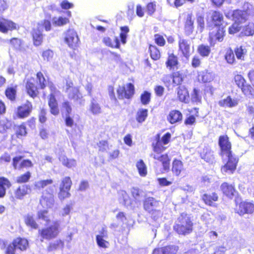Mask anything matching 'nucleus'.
Wrapping results in <instances>:
<instances>
[{
    "label": "nucleus",
    "instance_id": "nucleus-5",
    "mask_svg": "<svg viewBox=\"0 0 254 254\" xmlns=\"http://www.w3.org/2000/svg\"><path fill=\"white\" fill-rule=\"evenodd\" d=\"M160 207L161 202L153 197L147 198L144 201V209L151 213L154 218L156 216L161 215V212L159 210Z\"/></svg>",
    "mask_w": 254,
    "mask_h": 254
},
{
    "label": "nucleus",
    "instance_id": "nucleus-55",
    "mask_svg": "<svg viewBox=\"0 0 254 254\" xmlns=\"http://www.w3.org/2000/svg\"><path fill=\"white\" fill-rule=\"evenodd\" d=\"M151 94L147 91H144L140 96L141 102L143 105L148 104L150 100Z\"/></svg>",
    "mask_w": 254,
    "mask_h": 254
},
{
    "label": "nucleus",
    "instance_id": "nucleus-39",
    "mask_svg": "<svg viewBox=\"0 0 254 254\" xmlns=\"http://www.w3.org/2000/svg\"><path fill=\"white\" fill-rule=\"evenodd\" d=\"M197 51L202 57H208L210 53V48L208 46L200 45L198 46Z\"/></svg>",
    "mask_w": 254,
    "mask_h": 254
},
{
    "label": "nucleus",
    "instance_id": "nucleus-10",
    "mask_svg": "<svg viewBox=\"0 0 254 254\" xmlns=\"http://www.w3.org/2000/svg\"><path fill=\"white\" fill-rule=\"evenodd\" d=\"M179 248L175 245H168L155 249L152 254H176Z\"/></svg>",
    "mask_w": 254,
    "mask_h": 254
},
{
    "label": "nucleus",
    "instance_id": "nucleus-19",
    "mask_svg": "<svg viewBox=\"0 0 254 254\" xmlns=\"http://www.w3.org/2000/svg\"><path fill=\"white\" fill-rule=\"evenodd\" d=\"M32 108L31 103L27 102L22 106L18 108L17 114L18 116L21 118L27 117L30 114Z\"/></svg>",
    "mask_w": 254,
    "mask_h": 254
},
{
    "label": "nucleus",
    "instance_id": "nucleus-1",
    "mask_svg": "<svg viewBox=\"0 0 254 254\" xmlns=\"http://www.w3.org/2000/svg\"><path fill=\"white\" fill-rule=\"evenodd\" d=\"M219 145L221 148V154L223 162H226V163L222 167L221 172L222 173L232 174L236 168L238 159L232 154L231 144L227 135H224L219 137Z\"/></svg>",
    "mask_w": 254,
    "mask_h": 254
},
{
    "label": "nucleus",
    "instance_id": "nucleus-12",
    "mask_svg": "<svg viewBox=\"0 0 254 254\" xmlns=\"http://www.w3.org/2000/svg\"><path fill=\"white\" fill-rule=\"evenodd\" d=\"M239 104V99L237 98H232L230 96H227L226 98L220 100L218 105L223 108H233Z\"/></svg>",
    "mask_w": 254,
    "mask_h": 254
},
{
    "label": "nucleus",
    "instance_id": "nucleus-17",
    "mask_svg": "<svg viewBox=\"0 0 254 254\" xmlns=\"http://www.w3.org/2000/svg\"><path fill=\"white\" fill-rule=\"evenodd\" d=\"M182 114L178 110L171 111L167 118V121L171 124H174L182 121Z\"/></svg>",
    "mask_w": 254,
    "mask_h": 254
},
{
    "label": "nucleus",
    "instance_id": "nucleus-46",
    "mask_svg": "<svg viewBox=\"0 0 254 254\" xmlns=\"http://www.w3.org/2000/svg\"><path fill=\"white\" fill-rule=\"evenodd\" d=\"M150 56L154 60H158L160 58V53L159 50L155 46L151 45L149 47Z\"/></svg>",
    "mask_w": 254,
    "mask_h": 254
},
{
    "label": "nucleus",
    "instance_id": "nucleus-58",
    "mask_svg": "<svg viewBox=\"0 0 254 254\" xmlns=\"http://www.w3.org/2000/svg\"><path fill=\"white\" fill-rule=\"evenodd\" d=\"M10 43L15 49L19 50L21 49L22 43L20 39L13 38L10 40Z\"/></svg>",
    "mask_w": 254,
    "mask_h": 254
},
{
    "label": "nucleus",
    "instance_id": "nucleus-9",
    "mask_svg": "<svg viewBox=\"0 0 254 254\" xmlns=\"http://www.w3.org/2000/svg\"><path fill=\"white\" fill-rule=\"evenodd\" d=\"M50 88L51 93L48 97V105L50 113L53 115L57 116L60 113L58 102L55 98L57 91L54 86H51Z\"/></svg>",
    "mask_w": 254,
    "mask_h": 254
},
{
    "label": "nucleus",
    "instance_id": "nucleus-24",
    "mask_svg": "<svg viewBox=\"0 0 254 254\" xmlns=\"http://www.w3.org/2000/svg\"><path fill=\"white\" fill-rule=\"evenodd\" d=\"M177 94L179 100L181 102H187L188 101L189 93L187 88L185 86H179L177 89Z\"/></svg>",
    "mask_w": 254,
    "mask_h": 254
},
{
    "label": "nucleus",
    "instance_id": "nucleus-64",
    "mask_svg": "<svg viewBox=\"0 0 254 254\" xmlns=\"http://www.w3.org/2000/svg\"><path fill=\"white\" fill-rule=\"evenodd\" d=\"M118 96L119 99L126 98V88L125 86H119L117 90Z\"/></svg>",
    "mask_w": 254,
    "mask_h": 254
},
{
    "label": "nucleus",
    "instance_id": "nucleus-28",
    "mask_svg": "<svg viewBox=\"0 0 254 254\" xmlns=\"http://www.w3.org/2000/svg\"><path fill=\"white\" fill-rule=\"evenodd\" d=\"M26 90L27 93L32 97L34 98L37 95V89L33 82V80H28L26 84Z\"/></svg>",
    "mask_w": 254,
    "mask_h": 254
},
{
    "label": "nucleus",
    "instance_id": "nucleus-4",
    "mask_svg": "<svg viewBox=\"0 0 254 254\" xmlns=\"http://www.w3.org/2000/svg\"><path fill=\"white\" fill-rule=\"evenodd\" d=\"M60 229L57 223L47 225L39 230V235L43 239L50 240L56 238L59 235Z\"/></svg>",
    "mask_w": 254,
    "mask_h": 254
},
{
    "label": "nucleus",
    "instance_id": "nucleus-29",
    "mask_svg": "<svg viewBox=\"0 0 254 254\" xmlns=\"http://www.w3.org/2000/svg\"><path fill=\"white\" fill-rule=\"evenodd\" d=\"M59 159L64 166L68 168L75 167L76 165V161L74 159H69L65 156H62Z\"/></svg>",
    "mask_w": 254,
    "mask_h": 254
},
{
    "label": "nucleus",
    "instance_id": "nucleus-36",
    "mask_svg": "<svg viewBox=\"0 0 254 254\" xmlns=\"http://www.w3.org/2000/svg\"><path fill=\"white\" fill-rule=\"evenodd\" d=\"M11 127V123L6 119L0 120V133L5 132Z\"/></svg>",
    "mask_w": 254,
    "mask_h": 254
},
{
    "label": "nucleus",
    "instance_id": "nucleus-20",
    "mask_svg": "<svg viewBox=\"0 0 254 254\" xmlns=\"http://www.w3.org/2000/svg\"><path fill=\"white\" fill-rule=\"evenodd\" d=\"M178 64L179 62L177 57L173 54H170L166 62V67L170 70H175L178 69Z\"/></svg>",
    "mask_w": 254,
    "mask_h": 254
},
{
    "label": "nucleus",
    "instance_id": "nucleus-18",
    "mask_svg": "<svg viewBox=\"0 0 254 254\" xmlns=\"http://www.w3.org/2000/svg\"><path fill=\"white\" fill-rule=\"evenodd\" d=\"M118 199L120 203L126 207L130 206L131 200L127 192L124 190L118 191Z\"/></svg>",
    "mask_w": 254,
    "mask_h": 254
},
{
    "label": "nucleus",
    "instance_id": "nucleus-61",
    "mask_svg": "<svg viewBox=\"0 0 254 254\" xmlns=\"http://www.w3.org/2000/svg\"><path fill=\"white\" fill-rule=\"evenodd\" d=\"M68 190L60 188V192L59 193V197L60 199H64L65 198L68 197L70 196Z\"/></svg>",
    "mask_w": 254,
    "mask_h": 254
},
{
    "label": "nucleus",
    "instance_id": "nucleus-40",
    "mask_svg": "<svg viewBox=\"0 0 254 254\" xmlns=\"http://www.w3.org/2000/svg\"><path fill=\"white\" fill-rule=\"evenodd\" d=\"M136 167L140 176H145L146 175V167L143 160H140L138 162H137Z\"/></svg>",
    "mask_w": 254,
    "mask_h": 254
},
{
    "label": "nucleus",
    "instance_id": "nucleus-14",
    "mask_svg": "<svg viewBox=\"0 0 254 254\" xmlns=\"http://www.w3.org/2000/svg\"><path fill=\"white\" fill-rule=\"evenodd\" d=\"M190 43L189 40L180 38L179 40V50L184 57L188 58L190 55Z\"/></svg>",
    "mask_w": 254,
    "mask_h": 254
},
{
    "label": "nucleus",
    "instance_id": "nucleus-27",
    "mask_svg": "<svg viewBox=\"0 0 254 254\" xmlns=\"http://www.w3.org/2000/svg\"><path fill=\"white\" fill-rule=\"evenodd\" d=\"M64 246V242L62 240L59 239L54 242L50 243L47 247V251L48 252L56 251L59 249L63 248Z\"/></svg>",
    "mask_w": 254,
    "mask_h": 254
},
{
    "label": "nucleus",
    "instance_id": "nucleus-30",
    "mask_svg": "<svg viewBox=\"0 0 254 254\" xmlns=\"http://www.w3.org/2000/svg\"><path fill=\"white\" fill-rule=\"evenodd\" d=\"M201 157L202 159L210 163H212L214 160L212 152L208 149L204 150L201 153Z\"/></svg>",
    "mask_w": 254,
    "mask_h": 254
},
{
    "label": "nucleus",
    "instance_id": "nucleus-52",
    "mask_svg": "<svg viewBox=\"0 0 254 254\" xmlns=\"http://www.w3.org/2000/svg\"><path fill=\"white\" fill-rule=\"evenodd\" d=\"M225 58L227 63L230 64H233L235 62L234 54L231 49H229L227 51Z\"/></svg>",
    "mask_w": 254,
    "mask_h": 254
},
{
    "label": "nucleus",
    "instance_id": "nucleus-32",
    "mask_svg": "<svg viewBox=\"0 0 254 254\" xmlns=\"http://www.w3.org/2000/svg\"><path fill=\"white\" fill-rule=\"evenodd\" d=\"M103 42L106 46L112 48H119L120 47V42L117 37L114 38L113 42H112L110 38L104 37Z\"/></svg>",
    "mask_w": 254,
    "mask_h": 254
},
{
    "label": "nucleus",
    "instance_id": "nucleus-35",
    "mask_svg": "<svg viewBox=\"0 0 254 254\" xmlns=\"http://www.w3.org/2000/svg\"><path fill=\"white\" fill-rule=\"evenodd\" d=\"M67 93L69 98L74 100H77L82 97V95L77 87H74L71 89V90L68 91Z\"/></svg>",
    "mask_w": 254,
    "mask_h": 254
},
{
    "label": "nucleus",
    "instance_id": "nucleus-44",
    "mask_svg": "<svg viewBox=\"0 0 254 254\" xmlns=\"http://www.w3.org/2000/svg\"><path fill=\"white\" fill-rule=\"evenodd\" d=\"M5 94L8 99L11 101L14 100L16 94V87H8L5 90Z\"/></svg>",
    "mask_w": 254,
    "mask_h": 254
},
{
    "label": "nucleus",
    "instance_id": "nucleus-49",
    "mask_svg": "<svg viewBox=\"0 0 254 254\" xmlns=\"http://www.w3.org/2000/svg\"><path fill=\"white\" fill-rule=\"evenodd\" d=\"M71 184L72 182L70 178L68 177H66L63 179L60 188L70 190Z\"/></svg>",
    "mask_w": 254,
    "mask_h": 254
},
{
    "label": "nucleus",
    "instance_id": "nucleus-16",
    "mask_svg": "<svg viewBox=\"0 0 254 254\" xmlns=\"http://www.w3.org/2000/svg\"><path fill=\"white\" fill-rule=\"evenodd\" d=\"M224 32L223 28H219L216 32L213 31L209 34V42L211 46H214L215 44V41L221 42L223 39L224 35Z\"/></svg>",
    "mask_w": 254,
    "mask_h": 254
},
{
    "label": "nucleus",
    "instance_id": "nucleus-54",
    "mask_svg": "<svg viewBox=\"0 0 254 254\" xmlns=\"http://www.w3.org/2000/svg\"><path fill=\"white\" fill-rule=\"evenodd\" d=\"M126 89V98H130L134 93V86L131 83H128L127 85Z\"/></svg>",
    "mask_w": 254,
    "mask_h": 254
},
{
    "label": "nucleus",
    "instance_id": "nucleus-51",
    "mask_svg": "<svg viewBox=\"0 0 254 254\" xmlns=\"http://www.w3.org/2000/svg\"><path fill=\"white\" fill-rule=\"evenodd\" d=\"M37 27L41 30L45 28L46 31H50L51 29V24L49 20H44L38 23Z\"/></svg>",
    "mask_w": 254,
    "mask_h": 254
},
{
    "label": "nucleus",
    "instance_id": "nucleus-43",
    "mask_svg": "<svg viewBox=\"0 0 254 254\" xmlns=\"http://www.w3.org/2000/svg\"><path fill=\"white\" fill-rule=\"evenodd\" d=\"M31 177V174L28 171L26 173L21 175L16 178V182L18 183H25L29 181Z\"/></svg>",
    "mask_w": 254,
    "mask_h": 254
},
{
    "label": "nucleus",
    "instance_id": "nucleus-22",
    "mask_svg": "<svg viewBox=\"0 0 254 254\" xmlns=\"http://www.w3.org/2000/svg\"><path fill=\"white\" fill-rule=\"evenodd\" d=\"M184 170L183 162L178 159H175L172 163V171L176 176H179L182 171Z\"/></svg>",
    "mask_w": 254,
    "mask_h": 254
},
{
    "label": "nucleus",
    "instance_id": "nucleus-23",
    "mask_svg": "<svg viewBox=\"0 0 254 254\" xmlns=\"http://www.w3.org/2000/svg\"><path fill=\"white\" fill-rule=\"evenodd\" d=\"M221 189L223 193L228 197L231 198L234 195L235 190L232 185L224 183L221 185Z\"/></svg>",
    "mask_w": 254,
    "mask_h": 254
},
{
    "label": "nucleus",
    "instance_id": "nucleus-25",
    "mask_svg": "<svg viewBox=\"0 0 254 254\" xmlns=\"http://www.w3.org/2000/svg\"><path fill=\"white\" fill-rule=\"evenodd\" d=\"M33 39L34 45L38 46L40 45L42 42L43 36L40 29H34L33 32Z\"/></svg>",
    "mask_w": 254,
    "mask_h": 254
},
{
    "label": "nucleus",
    "instance_id": "nucleus-7",
    "mask_svg": "<svg viewBox=\"0 0 254 254\" xmlns=\"http://www.w3.org/2000/svg\"><path fill=\"white\" fill-rule=\"evenodd\" d=\"M56 186L53 185L46 189L43 192L40 203L45 208H51L54 204V192Z\"/></svg>",
    "mask_w": 254,
    "mask_h": 254
},
{
    "label": "nucleus",
    "instance_id": "nucleus-47",
    "mask_svg": "<svg viewBox=\"0 0 254 254\" xmlns=\"http://www.w3.org/2000/svg\"><path fill=\"white\" fill-rule=\"evenodd\" d=\"M240 88L245 95L247 96H254L252 87L250 84H247L246 82L243 85V86L240 87Z\"/></svg>",
    "mask_w": 254,
    "mask_h": 254
},
{
    "label": "nucleus",
    "instance_id": "nucleus-21",
    "mask_svg": "<svg viewBox=\"0 0 254 254\" xmlns=\"http://www.w3.org/2000/svg\"><path fill=\"white\" fill-rule=\"evenodd\" d=\"M29 188L27 185H22L16 189L14 192V197L16 199H22L29 191Z\"/></svg>",
    "mask_w": 254,
    "mask_h": 254
},
{
    "label": "nucleus",
    "instance_id": "nucleus-42",
    "mask_svg": "<svg viewBox=\"0 0 254 254\" xmlns=\"http://www.w3.org/2000/svg\"><path fill=\"white\" fill-rule=\"evenodd\" d=\"M235 53L238 59L244 60L245 55L247 53V50L243 47L240 46L235 50Z\"/></svg>",
    "mask_w": 254,
    "mask_h": 254
},
{
    "label": "nucleus",
    "instance_id": "nucleus-41",
    "mask_svg": "<svg viewBox=\"0 0 254 254\" xmlns=\"http://www.w3.org/2000/svg\"><path fill=\"white\" fill-rule=\"evenodd\" d=\"M89 110L92 114L95 115H98L101 113V108L100 105L94 101L91 102Z\"/></svg>",
    "mask_w": 254,
    "mask_h": 254
},
{
    "label": "nucleus",
    "instance_id": "nucleus-13",
    "mask_svg": "<svg viewBox=\"0 0 254 254\" xmlns=\"http://www.w3.org/2000/svg\"><path fill=\"white\" fill-rule=\"evenodd\" d=\"M236 210L240 215L245 213H252L254 211V204L248 202H241L236 208Z\"/></svg>",
    "mask_w": 254,
    "mask_h": 254
},
{
    "label": "nucleus",
    "instance_id": "nucleus-33",
    "mask_svg": "<svg viewBox=\"0 0 254 254\" xmlns=\"http://www.w3.org/2000/svg\"><path fill=\"white\" fill-rule=\"evenodd\" d=\"M202 199L206 204L212 205L213 201L217 200L218 196L215 193L211 194H204L202 196Z\"/></svg>",
    "mask_w": 254,
    "mask_h": 254
},
{
    "label": "nucleus",
    "instance_id": "nucleus-56",
    "mask_svg": "<svg viewBox=\"0 0 254 254\" xmlns=\"http://www.w3.org/2000/svg\"><path fill=\"white\" fill-rule=\"evenodd\" d=\"M241 27L240 23L235 22V23L229 27V33L230 34L236 33L240 30Z\"/></svg>",
    "mask_w": 254,
    "mask_h": 254
},
{
    "label": "nucleus",
    "instance_id": "nucleus-60",
    "mask_svg": "<svg viewBox=\"0 0 254 254\" xmlns=\"http://www.w3.org/2000/svg\"><path fill=\"white\" fill-rule=\"evenodd\" d=\"M37 79L41 88L42 89L45 88L46 81L42 73L39 72L37 73Z\"/></svg>",
    "mask_w": 254,
    "mask_h": 254
},
{
    "label": "nucleus",
    "instance_id": "nucleus-6",
    "mask_svg": "<svg viewBox=\"0 0 254 254\" xmlns=\"http://www.w3.org/2000/svg\"><path fill=\"white\" fill-rule=\"evenodd\" d=\"M29 247V242L27 239L18 237L14 238L12 242L7 246L8 251L12 254L15 253L16 250L20 251H26Z\"/></svg>",
    "mask_w": 254,
    "mask_h": 254
},
{
    "label": "nucleus",
    "instance_id": "nucleus-3",
    "mask_svg": "<svg viewBox=\"0 0 254 254\" xmlns=\"http://www.w3.org/2000/svg\"><path fill=\"white\" fill-rule=\"evenodd\" d=\"M253 6L249 3H245L243 5V10H236L232 12H228L225 13L227 17H233V19L235 22L242 23L245 22L248 15L253 14Z\"/></svg>",
    "mask_w": 254,
    "mask_h": 254
},
{
    "label": "nucleus",
    "instance_id": "nucleus-45",
    "mask_svg": "<svg viewBox=\"0 0 254 254\" xmlns=\"http://www.w3.org/2000/svg\"><path fill=\"white\" fill-rule=\"evenodd\" d=\"M54 56V52L50 49H47L43 51L42 54V57L44 60L47 62L51 61L53 59Z\"/></svg>",
    "mask_w": 254,
    "mask_h": 254
},
{
    "label": "nucleus",
    "instance_id": "nucleus-57",
    "mask_svg": "<svg viewBox=\"0 0 254 254\" xmlns=\"http://www.w3.org/2000/svg\"><path fill=\"white\" fill-rule=\"evenodd\" d=\"M96 240L97 244L100 248L106 249L108 247L109 243V242L105 240L104 238H101L100 237H98L97 238H96Z\"/></svg>",
    "mask_w": 254,
    "mask_h": 254
},
{
    "label": "nucleus",
    "instance_id": "nucleus-37",
    "mask_svg": "<svg viewBox=\"0 0 254 254\" xmlns=\"http://www.w3.org/2000/svg\"><path fill=\"white\" fill-rule=\"evenodd\" d=\"M201 80L203 82H210L214 78V74L211 72L205 70L201 73Z\"/></svg>",
    "mask_w": 254,
    "mask_h": 254
},
{
    "label": "nucleus",
    "instance_id": "nucleus-62",
    "mask_svg": "<svg viewBox=\"0 0 254 254\" xmlns=\"http://www.w3.org/2000/svg\"><path fill=\"white\" fill-rule=\"evenodd\" d=\"M234 80L236 84L240 88L243 86V85L246 82L244 78L239 74L235 76Z\"/></svg>",
    "mask_w": 254,
    "mask_h": 254
},
{
    "label": "nucleus",
    "instance_id": "nucleus-15",
    "mask_svg": "<svg viewBox=\"0 0 254 254\" xmlns=\"http://www.w3.org/2000/svg\"><path fill=\"white\" fill-rule=\"evenodd\" d=\"M17 24L12 21L4 19L0 17V31L6 33L8 30L16 29Z\"/></svg>",
    "mask_w": 254,
    "mask_h": 254
},
{
    "label": "nucleus",
    "instance_id": "nucleus-34",
    "mask_svg": "<svg viewBox=\"0 0 254 254\" xmlns=\"http://www.w3.org/2000/svg\"><path fill=\"white\" fill-rule=\"evenodd\" d=\"M53 181L52 179L46 180H39L34 183V187L38 190L45 188L46 187L52 184Z\"/></svg>",
    "mask_w": 254,
    "mask_h": 254
},
{
    "label": "nucleus",
    "instance_id": "nucleus-2",
    "mask_svg": "<svg viewBox=\"0 0 254 254\" xmlns=\"http://www.w3.org/2000/svg\"><path fill=\"white\" fill-rule=\"evenodd\" d=\"M171 138V134L169 132L166 133L161 138L159 139V135L157 134L156 137V143H153V149L154 153L151 154V156L154 159L160 161L165 171H168L170 168V160L167 154H160L166 149L163 144H168Z\"/></svg>",
    "mask_w": 254,
    "mask_h": 254
},
{
    "label": "nucleus",
    "instance_id": "nucleus-63",
    "mask_svg": "<svg viewBox=\"0 0 254 254\" xmlns=\"http://www.w3.org/2000/svg\"><path fill=\"white\" fill-rule=\"evenodd\" d=\"M33 166V164L32 162L28 159L23 160L21 161L19 164L20 170L23 168L32 167Z\"/></svg>",
    "mask_w": 254,
    "mask_h": 254
},
{
    "label": "nucleus",
    "instance_id": "nucleus-53",
    "mask_svg": "<svg viewBox=\"0 0 254 254\" xmlns=\"http://www.w3.org/2000/svg\"><path fill=\"white\" fill-rule=\"evenodd\" d=\"M121 33L120 34V38L123 44L126 43V39L127 34L129 32V28L127 26H124L121 27Z\"/></svg>",
    "mask_w": 254,
    "mask_h": 254
},
{
    "label": "nucleus",
    "instance_id": "nucleus-11",
    "mask_svg": "<svg viewBox=\"0 0 254 254\" xmlns=\"http://www.w3.org/2000/svg\"><path fill=\"white\" fill-rule=\"evenodd\" d=\"M175 231L180 235H186L191 232L192 223H176L174 226Z\"/></svg>",
    "mask_w": 254,
    "mask_h": 254
},
{
    "label": "nucleus",
    "instance_id": "nucleus-38",
    "mask_svg": "<svg viewBox=\"0 0 254 254\" xmlns=\"http://www.w3.org/2000/svg\"><path fill=\"white\" fill-rule=\"evenodd\" d=\"M148 111L147 109H140L136 114V119L138 123H142L144 122L147 117Z\"/></svg>",
    "mask_w": 254,
    "mask_h": 254
},
{
    "label": "nucleus",
    "instance_id": "nucleus-26",
    "mask_svg": "<svg viewBox=\"0 0 254 254\" xmlns=\"http://www.w3.org/2000/svg\"><path fill=\"white\" fill-rule=\"evenodd\" d=\"M208 14L215 25H219L223 20V15L218 11L212 10L209 11Z\"/></svg>",
    "mask_w": 254,
    "mask_h": 254
},
{
    "label": "nucleus",
    "instance_id": "nucleus-50",
    "mask_svg": "<svg viewBox=\"0 0 254 254\" xmlns=\"http://www.w3.org/2000/svg\"><path fill=\"white\" fill-rule=\"evenodd\" d=\"M243 33L246 36H252L254 34V24L250 23L243 29Z\"/></svg>",
    "mask_w": 254,
    "mask_h": 254
},
{
    "label": "nucleus",
    "instance_id": "nucleus-31",
    "mask_svg": "<svg viewBox=\"0 0 254 254\" xmlns=\"http://www.w3.org/2000/svg\"><path fill=\"white\" fill-rule=\"evenodd\" d=\"M193 29V20L191 14H188L187 15L186 24L185 30L188 34L192 33Z\"/></svg>",
    "mask_w": 254,
    "mask_h": 254
},
{
    "label": "nucleus",
    "instance_id": "nucleus-48",
    "mask_svg": "<svg viewBox=\"0 0 254 254\" xmlns=\"http://www.w3.org/2000/svg\"><path fill=\"white\" fill-rule=\"evenodd\" d=\"M52 21L54 24L58 26L65 25L69 22V20L67 18H64L62 17H60L58 18L54 17L53 18Z\"/></svg>",
    "mask_w": 254,
    "mask_h": 254
},
{
    "label": "nucleus",
    "instance_id": "nucleus-59",
    "mask_svg": "<svg viewBox=\"0 0 254 254\" xmlns=\"http://www.w3.org/2000/svg\"><path fill=\"white\" fill-rule=\"evenodd\" d=\"M37 216L38 217V220L46 222L49 221L48 212L46 210L39 211L38 212Z\"/></svg>",
    "mask_w": 254,
    "mask_h": 254
},
{
    "label": "nucleus",
    "instance_id": "nucleus-8",
    "mask_svg": "<svg viewBox=\"0 0 254 254\" xmlns=\"http://www.w3.org/2000/svg\"><path fill=\"white\" fill-rule=\"evenodd\" d=\"M64 40L68 46L72 49L76 48L79 42L77 34L73 29H69L65 32Z\"/></svg>",
    "mask_w": 254,
    "mask_h": 254
}]
</instances>
